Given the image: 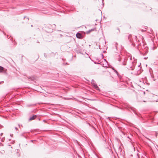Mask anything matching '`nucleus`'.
<instances>
[{"label": "nucleus", "mask_w": 158, "mask_h": 158, "mask_svg": "<svg viewBox=\"0 0 158 158\" xmlns=\"http://www.w3.org/2000/svg\"><path fill=\"white\" fill-rule=\"evenodd\" d=\"M76 36L78 38H81L82 37V35L80 33H77L76 35Z\"/></svg>", "instance_id": "nucleus-7"}, {"label": "nucleus", "mask_w": 158, "mask_h": 158, "mask_svg": "<svg viewBox=\"0 0 158 158\" xmlns=\"http://www.w3.org/2000/svg\"><path fill=\"white\" fill-rule=\"evenodd\" d=\"M131 35H129V36H128V39L129 40V41L131 42V43H132L131 45L133 46H135V44L134 43V42H132L133 41H134L133 40H131Z\"/></svg>", "instance_id": "nucleus-3"}, {"label": "nucleus", "mask_w": 158, "mask_h": 158, "mask_svg": "<svg viewBox=\"0 0 158 158\" xmlns=\"http://www.w3.org/2000/svg\"><path fill=\"white\" fill-rule=\"evenodd\" d=\"M148 58V57H145L144 58V59L145 60H146Z\"/></svg>", "instance_id": "nucleus-16"}, {"label": "nucleus", "mask_w": 158, "mask_h": 158, "mask_svg": "<svg viewBox=\"0 0 158 158\" xmlns=\"http://www.w3.org/2000/svg\"><path fill=\"white\" fill-rule=\"evenodd\" d=\"M37 115H33L32 117H30V118H29V120L31 121L35 119L37 117Z\"/></svg>", "instance_id": "nucleus-4"}, {"label": "nucleus", "mask_w": 158, "mask_h": 158, "mask_svg": "<svg viewBox=\"0 0 158 158\" xmlns=\"http://www.w3.org/2000/svg\"><path fill=\"white\" fill-rule=\"evenodd\" d=\"M44 56L46 57H47V55L46 54V53H44Z\"/></svg>", "instance_id": "nucleus-15"}, {"label": "nucleus", "mask_w": 158, "mask_h": 158, "mask_svg": "<svg viewBox=\"0 0 158 158\" xmlns=\"http://www.w3.org/2000/svg\"><path fill=\"white\" fill-rule=\"evenodd\" d=\"M91 84L92 85L95 87L96 89L97 90H99V88L97 86V84L95 83V82L94 80H92L91 81Z\"/></svg>", "instance_id": "nucleus-2"}, {"label": "nucleus", "mask_w": 158, "mask_h": 158, "mask_svg": "<svg viewBox=\"0 0 158 158\" xmlns=\"http://www.w3.org/2000/svg\"><path fill=\"white\" fill-rule=\"evenodd\" d=\"M137 37L136 36H134V39L135 40V41H137Z\"/></svg>", "instance_id": "nucleus-13"}, {"label": "nucleus", "mask_w": 158, "mask_h": 158, "mask_svg": "<svg viewBox=\"0 0 158 158\" xmlns=\"http://www.w3.org/2000/svg\"><path fill=\"white\" fill-rule=\"evenodd\" d=\"M135 64L136 62L135 61L133 62H131V64L127 67V68L129 70H133L135 68Z\"/></svg>", "instance_id": "nucleus-1"}, {"label": "nucleus", "mask_w": 158, "mask_h": 158, "mask_svg": "<svg viewBox=\"0 0 158 158\" xmlns=\"http://www.w3.org/2000/svg\"><path fill=\"white\" fill-rule=\"evenodd\" d=\"M120 64L122 65H125L126 64V63L124 60H123L122 62Z\"/></svg>", "instance_id": "nucleus-9"}, {"label": "nucleus", "mask_w": 158, "mask_h": 158, "mask_svg": "<svg viewBox=\"0 0 158 158\" xmlns=\"http://www.w3.org/2000/svg\"><path fill=\"white\" fill-rule=\"evenodd\" d=\"M31 27H33V25H31Z\"/></svg>", "instance_id": "nucleus-21"}, {"label": "nucleus", "mask_w": 158, "mask_h": 158, "mask_svg": "<svg viewBox=\"0 0 158 158\" xmlns=\"http://www.w3.org/2000/svg\"><path fill=\"white\" fill-rule=\"evenodd\" d=\"M131 110H133V111L134 112V110L133 109H132V108H131Z\"/></svg>", "instance_id": "nucleus-18"}, {"label": "nucleus", "mask_w": 158, "mask_h": 158, "mask_svg": "<svg viewBox=\"0 0 158 158\" xmlns=\"http://www.w3.org/2000/svg\"><path fill=\"white\" fill-rule=\"evenodd\" d=\"M114 71L116 73V74L118 76V72L115 70L114 69Z\"/></svg>", "instance_id": "nucleus-14"}, {"label": "nucleus", "mask_w": 158, "mask_h": 158, "mask_svg": "<svg viewBox=\"0 0 158 158\" xmlns=\"http://www.w3.org/2000/svg\"><path fill=\"white\" fill-rule=\"evenodd\" d=\"M28 78L31 80H33L35 79L34 77H28Z\"/></svg>", "instance_id": "nucleus-10"}, {"label": "nucleus", "mask_w": 158, "mask_h": 158, "mask_svg": "<svg viewBox=\"0 0 158 158\" xmlns=\"http://www.w3.org/2000/svg\"><path fill=\"white\" fill-rule=\"evenodd\" d=\"M1 82L2 83V82H3V81H2Z\"/></svg>", "instance_id": "nucleus-24"}, {"label": "nucleus", "mask_w": 158, "mask_h": 158, "mask_svg": "<svg viewBox=\"0 0 158 158\" xmlns=\"http://www.w3.org/2000/svg\"><path fill=\"white\" fill-rule=\"evenodd\" d=\"M103 0H102V2H103Z\"/></svg>", "instance_id": "nucleus-27"}, {"label": "nucleus", "mask_w": 158, "mask_h": 158, "mask_svg": "<svg viewBox=\"0 0 158 158\" xmlns=\"http://www.w3.org/2000/svg\"><path fill=\"white\" fill-rule=\"evenodd\" d=\"M102 4L103 5H104L103 3H102Z\"/></svg>", "instance_id": "nucleus-22"}, {"label": "nucleus", "mask_w": 158, "mask_h": 158, "mask_svg": "<svg viewBox=\"0 0 158 158\" xmlns=\"http://www.w3.org/2000/svg\"><path fill=\"white\" fill-rule=\"evenodd\" d=\"M148 52V50L147 48H146L145 49V52H143L141 53L142 54L143 56L146 55Z\"/></svg>", "instance_id": "nucleus-6"}, {"label": "nucleus", "mask_w": 158, "mask_h": 158, "mask_svg": "<svg viewBox=\"0 0 158 158\" xmlns=\"http://www.w3.org/2000/svg\"><path fill=\"white\" fill-rule=\"evenodd\" d=\"M143 102H145V101H143Z\"/></svg>", "instance_id": "nucleus-25"}, {"label": "nucleus", "mask_w": 158, "mask_h": 158, "mask_svg": "<svg viewBox=\"0 0 158 158\" xmlns=\"http://www.w3.org/2000/svg\"><path fill=\"white\" fill-rule=\"evenodd\" d=\"M44 122H45V120H44Z\"/></svg>", "instance_id": "nucleus-26"}, {"label": "nucleus", "mask_w": 158, "mask_h": 158, "mask_svg": "<svg viewBox=\"0 0 158 158\" xmlns=\"http://www.w3.org/2000/svg\"><path fill=\"white\" fill-rule=\"evenodd\" d=\"M8 146H9V147H10V145H8Z\"/></svg>", "instance_id": "nucleus-23"}, {"label": "nucleus", "mask_w": 158, "mask_h": 158, "mask_svg": "<svg viewBox=\"0 0 158 158\" xmlns=\"http://www.w3.org/2000/svg\"><path fill=\"white\" fill-rule=\"evenodd\" d=\"M116 59L118 60L119 62H120L121 61V58L119 55H118L117 56V58H116Z\"/></svg>", "instance_id": "nucleus-8"}, {"label": "nucleus", "mask_w": 158, "mask_h": 158, "mask_svg": "<svg viewBox=\"0 0 158 158\" xmlns=\"http://www.w3.org/2000/svg\"><path fill=\"white\" fill-rule=\"evenodd\" d=\"M3 70V68L0 66V72H2Z\"/></svg>", "instance_id": "nucleus-12"}, {"label": "nucleus", "mask_w": 158, "mask_h": 158, "mask_svg": "<svg viewBox=\"0 0 158 158\" xmlns=\"http://www.w3.org/2000/svg\"><path fill=\"white\" fill-rule=\"evenodd\" d=\"M37 42V43H40V42H38V41Z\"/></svg>", "instance_id": "nucleus-19"}, {"label": "nucleus", "mask_w": 158, "mask_h": 158, "mask_svg": "<svg viewBox=\"0 0 158 158\" xmlns=\"http://www.w3.org/2000/svg\"><path fill=\"white\" fill-rule=\"evenodd\" d=\"M95 29H96V28H92V29H91L90 30H89L88 31H86V34H89V33H90L91 32L94 31Z\"/></svg>", "instance_id": "nucleus-5"}, {"label": "nucleus", "mask_w": 158, "mask_h": 158, "mask_svg": "<svg viewBox=\"0 0 158 158\" xmlns=\"http://www.w3.org/2000/svg\"><path fill=\"white\" fill-rule=\"evenodd\" d=\"M114 45L115 46V49L117 50V49L118 43L117 42L115 43V44H114Z\"/></svg>", "instance_id": "nucleus-11"}, {"label": "nucleus", "mask_w": 158, "mask_h": 158, "mask_svg": "<svg viewBox=\"0 0 158 158\" xmlns=\"http://www.w3.org/2000/svg\"><path fill=\"white\" fill-rule=\"evenodd\" d=\"M18 126H19V127H20V125L19 124V125H18Z\"/></svg>", "instance_id": "nucleus-20"}, {"label": "nucleus", "mask_w": 158, "mask_h": 158, "mask_svg": "<svg viewBox=\"0 0 158 158\" xmlns=\"http://www.w3.org/2000/svg\"><path fill=\"white\" fill-rule=\"evenodd\" d=\"M15 129H16V130H18V129L17 128V127H15Z\"/></svg>", "instance_id": "nucleus-17"}]
</instances>
